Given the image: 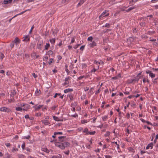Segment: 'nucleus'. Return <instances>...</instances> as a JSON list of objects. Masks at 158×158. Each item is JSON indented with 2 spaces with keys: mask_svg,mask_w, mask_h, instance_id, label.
<instances>
[{
  "mask_svg": "<svg viewBox=\"0 0 158 158\" xmlns=\"http://www.w3.org/2000/svg\"><path fill=\"white\" fill-rule=\"evenodd\" d=\"M53 59L52 58H50L49 59V61H48V64L49 65L51 64V63H52Z\"/></svg>",
  "mask_w": 158,
  "mask_h": 158,
  "instance_id": "a18cd8bd",
  "label": "nucleus"
},
{
  "mask_svg": "<svg viewBox=\"0 0 158 158\" xmlns=\"http://www.w3.org/2000/svg\"><path fill=\"white\" fill-rule=\"evenodd\" d=\"M85 46H81L80 48V49L81 50H83Z\"/></svg>",
  "mask_w": 158,
  "mask_h": 158,
  "instance_id": "69168bd1",
  "label": "nucleus"
},
{
  "mask_svg": "<svg viewBox=\"0 0 158 158\" xmlns=\"http://www.w3.org/2000/svg\"><path fill=\"white\" fill-rule=\"evenodd\" d=\"M83 132L85 133L86 135H89V132L88 131V129L87 128H85L84 129Z\"/></svg>",
  "mask_w": 158,
  "mask_h": 158,
  "instance_id": "b1692460",
  "label": "nucleus"
},
{
  "mask_svg": "<svg viewBox=\"0 0 158 158\" xmlns=\"http://www.w3.org/2000/svg\"><path fill=\"white\" fill-rule=\"evenodd\" d=\"M56 107V106H54L51 107V109L52 110H54L55 108Z\"/></svg>",
  "mask_w": 158,
  "mask_h": 158,
  "instance_id": "5fc2aeb1",
  "label": "nucleus"
},
{
  "mask_svg": "<svg viewBox=\"0 0 158 158\" xmlns=\"http://www.w3.org/2000/svg\"><path fill=\"white\" fill-rule=\"evenodd\" d=\"M50 46V44L49 43H46V45L45 46V50H48Z\"/></svg>",
  "mask_w": 158,
  "mask_h": 158,
  "instance_id": "5701e85b",
  "label": "nucleus"
},
{
  "mask_svg": "<svg viewBox=\"0 0 158 158\" xmlns=\"http://www.w3.org/2000/svg\"><path fill=\"white\" fill-rule=\"evenodd\" d=\"M70 0H63L62 1V3L63 4H66Z\"/></svg>",
  "mask_w": 158,
  "mask_h": 158,
  "instance_id": "7c9ffc66",
  "label": "nucleus"
},
{
  "mask_svg": "<svg viewBox=\"0 0 158 158\" xmlns=\"http://www.w3.org/2000/svg\"><path fill=\"white\" fill-rule=\"evenodd\" d=\"M42 106V105H39L37 106H35L34 107H35V110H37L40 109Z\"/></svg>",
  "mask_w": 158,
  "mask_h": 158,
  "instance_id": "dca6fc26",
  "label": "nucleus"
},
{
  "mask_svg": "<svg viewBox=\"0 0 158 158\" xmlns=\"http://www.w3.org/2000/svg\"><path fill=\"white\" fill-rule=\"evenodd\" d=\"M82 68L83 69H85L87 66V64L85 63H82L81 64Z\"/></svg>",
  "mask_w": 158,
  "mask_h": 158,
  "instance_id": "bb28decb",
  "label": "nucleus"
},
{
  "mask_svg": "<svg viewBox=\"0 0 158 158\" xmlns=\"http://www.w3.org/2000/svg\"><path fill=\"white\" fill-rule=\"evenodd\" d=\"M53 119L55 121H60L59 120V118L57 117H56V116H53Z\"/></svg>",
  "mask_w": 158,
  "mask_h": 158,
  "instance_id": "393cba45",
  "label": "nucleus"
},
{
  "mask_svg": "<svg viewBox=\"0 0 158 158\" xmlns=\"http://www.w3.org/2000/svg\"><path fill=\"white\" fill-rule=\"evenodd\" d=\"M68 96L70 99L71 100H73V97L71 95L69 94Z\"/></svg>",
  "mask_w": 158,
  "mask_h": 158,
  "instance_id": "3c124183",
  "label": "nucleus"
},
{
  "mask_svg": "<svg viewBox=\"0 0 158 158\" xmlns=\"http://www.w3.org/2000/svg\"><path fill=\"white\" fill-rule=\"evenodd\" d=\"M40 90H39L38 89L36 90L35 91V94L37 95H38L40 94Z\"/></svg>",
  "mask_w": 158,
  "mask_h": 158,
  "instance_id": "e433bc0d",
  "label": "nucleus"
},
{
  "mask_svg": "<svg viewBox=\"0 0 158 158\" xmlns=\"http://www.w3.org/2000/svg\"><path fill=\"white\" fill-rule=\"evenodd\" d=\"M25 143H23L22 144V148L23 149H24L25 147Z\"/></svg>",
  "mask_w": 158,
  "mask_h": 158,
  "instance_id": "603ef678",
  "label": "nucleus"
},
{
  "mask_svg": "<svg viewBox=\"0 0 158 158\" xmlns=\"http://www.w3.org/2000/svg\"><path fill=\"white\" fill-rule=\"evenodd\" d=\"M13 42H14V43H15L17 45L18 43H20V40L18 37H16Z\"/></svg>",
  "mask_w": 158,
  "mask_h": 158,
  "instance_id": "2eb2a0df",
  "label": "nucleus"
},
{
  "mask_svg": "<svg viewBox=\"0 0 158 158\" xmlns=\"http://www.w3.org/2000/svg\"><path fill=\"white\" fill-rule=\"evenodd\" d=\"M19 158H24V156L22 154H19L18 156Z\"/></svg>",
  "mask_w": 158,
  "mask_h": 158,
  "instance_id": "f704fd0d",
  "label": "nucleus"
},
{
  "mask_svg": "<svg viewBox=\"0 0 158 158\" xmlns=\"http://www.w3.org/2000/svg\"><path fill=\"white\" fill-rule=\"evenodd\" d=\"M105 157L106 158H111V156L109 155H106L105 156Z\"/></svg>",
  "mask_w": 158,
  "mask_h": 158,
  "instance_id": "338daca9",
  "label": "nucleus"
},
{
  "mask_svg": "<svg viewBox=\"0 0 158 158\" xmlns=\"http://www.w3.org/2000/svg\"><path fill=\"white\" fill-rule=\"evenodd\" d=\"M58 138L59 141L61 142L65 141L66 140V136H60L58 137Z\"/></svg>",
  "mask_w": 158,
  "mask_h": 158,
  "instance_id": "6e6552de",
  "label": "nucleus"
},
{
  "mask_svg": "<svg viewBox=\"0 0 158 158\" xmlns=\"http://www.w3.org/2000/svg\"><path fill=\"white\" fill-rule=\"evenodd\" d=\"M36 56V53L35 52H33L31 54V57L34 58H35V57Z\"/></svg>",
  "mask_w": 158,
  "mask_h": 158,
  "instance_id": "cd10ccee",
  "label": "nucleus"
},
{
  "mask_svg": "<svg viewBox=\"0 0 158 158\" xmlns=\"http://www.w3.org/2000/svg\"><path fill=\"white\" fill-rule=\"evenodd\" d=\"M74 41H75L74 38H73L71 40V43H73V42H74Z\"/></svg>",
  "mask_w": 158,
  "mask_h": 158,
  "instance_id": "e2e57ef3",
  "label": "nucleus"
},
{
  "mask_svg": "<svg viewBox=\"0 0 158 158\" xmlns=\"http://www.w3.org/2000/svg\"><path fill=\"white\" fill-rule=\"evenodd\" d=\"M108 117V116L105 115L102 117V119L103 121H105L107 119Z\"/></svg>",
  "mask_w": 158,
  "mask_h": 158,
  "instance_id": "72a5a7b5",
  "label": "nucleus"
},
{
  "mask_svg": "<svg viewBox=\"0 0 158 158\" xmlns=\"http://www.w3.org/2000/svg\"><path fill=\"white\" fill-rule=\"evenodd\" d=\"M57 58L58 61H59V60H61L62 58V57L60 55H58V56H57Z\"/></svg>",
  "mask_w": 158,
  "mask_h": 158,
  "instance_id": "09e8293b",
  "label": "nucleus"
},
{
  "mask_svg": "<svg viewBox=\"0 0 158 158\" xmlns=\"http://www.w3.org/2000/svg\"><path fill=\"white\" fill-rule=\"evenodd\" d=\"M149 76L152 78H154L156 76V75L155 74L151 73L150 74Z\"/></svg>",
  "mask_w": 158,
  "mask_h": 158,
  "instance_id": "a878e982",
  "label": "nucleus"
},
{
  "mask_svg": "<svg viewBox=\"0 0 158 158\" xmlns=\"http://www.w3.org/2000/svg\"><path fill=\"white\" fill-rule=\"evenodd\" d=\"M110 133L109 131L106 132V133L104 134V136L105 137H109L110 135Z\"/></svg>",
  "mask_w": 158,
  "mask_h": 158,
  "instance_id": "4be33fe9",
  "label": "nucleus"
},
{
  "mask_svg": "<svg viewBox=\"0 0 158 158\" xmlns=\"http://www.w3.org/2000/svg\"><path fill=\"white\" fill-rule=\"evenodd\" d=\"M94 88L92 87L89 90V91L88 92V94L90 95H91L94 93Z\"/></svg>",
  "mask_w": 158,
  "mask_h": 158,
  "instance_id": "a211bd4d",
  "label": "nucleus"
},
{
  "mask_svg": "<svg viewBox=\"0 0 158 158\" xmlns=\"http://www.w3.org/2000/svg\"><path fill=\"white\" fill-rule=\"evenodd\" d=\"M12 152H16L18 151V149L17 148H13L12 149Z\"/></svg>",
  "mask_w": 158,
  "mask_h": 158,
  "instance_id": "2f4dec72",
  "label": "nucleus"
},
{
  "mask_svg": "<svg viewBox=\"0 0 158 158\" xmlns=\"http://www.w3.org/2000/svg\"><path fill=\"white\" fill-rule=\"evenodd\" d=\"M53 53V51L51 50H49L48 52V54L49 56L52 55Z\"/></svg>",
  "mask_w": 158,
  "mask_h": 158,
  "instance_id": "c756f323",
  "label": "nucleus"
},
{
  "mask_svg": "<svg viewBox=\"0 0 158 158\" xmlns=\"http://www.w3.org/2000/svg\"><path fill=\"white\" fill-rule=\"evenodd\" d=\"M5 145L7 147H9L10 145V143H5Z\"/></svg>",
  "mask_w": 158,
  "mask_h": 158,
  "instance_id": "680f3d73",
  "label": "nucleus"
},
{
  "mask_svg": "<svg viewBox=\"0 0 158 158\" xmlns=\"http://www.w3.org/2000/svg\"><path fill=\"white\" fill-rule=\"evenodd\" d=\"M49 116H44V118H45V119H46V120H47V119H49Z\"/></svg>",
  "mask_w": 158,
  "mask_h": 158,
  "instance_id": "13d9d810",
  "label": "nucleus"
},
{
  "mask_svg": "<svg viewBox=\"0 0 158 158\" xmlns=\"http://www.w3.org/2000/svg\"><path fill=\"white\" fill-rule=\"evenodd\" d=\"M73 91V89H72L68 88L64 89V92L65 93H67L68 92H72Z\"/></svg>",
  "mask_w": 158,
  "mask_h": 158,
  "instance_id": "ddd939ff",
  "label": "nucleus"
},
{
  "mask_svg": "<svg viewBox=\"0 0 158 158\" xmlns=\"http://www.w3.org/2000/svg\"><path fill=\"white\" fill-rule=\"evenodd\" d=\"M93 39V38L92 36H89L87 38V40L91 42L92 41Z\"/></svg>",
  "mask_w": 158,
  "mask_h": 158,
  "instance_id": "c85d7f7f",
  "label": "nucleus"
},
{
  "mask_svg": "<svg viewBox=\"0 0 158 158\" xmlns=\"http://www.w3.org/2000/svg\"><path fill=\"white\" fill-rule=\"evenodd\" d=\"M95 133V131H93L91 132H89V135H94Z\"/></svg>",
  "mask_w": 158,
  "mask_h": 158,
  "instance_id": "4c0bfd02",
  "label": "nucleus"
},
{
  "mask_svg": "<svg viewBox=\"0 0 158 158\" xmlns=\"http://www.w3.org/2000/svg\"><path fill=\"white\" fill-rule=\"evenodd\" d=\"M84 83V82H79V86H83V85H82V84Z\"/></svg>",
  "mask_w": 158,
  "mask_h": 158,
  "instance_id": "bf43d9fd",
  "label": "nucleus"
},
{
  "mask_svg": "<svg viewBox=\"0 0 158 158\" xmlns=\"http://www.w3.org/2000/svg\"><path fill=\"white\" fill-rule=\"evenodd\" d=\"M71 116L75 117V118L77 117H78V114H74L72 115Z\"/></svg>",
  "mask_w": 158,
  "mask_h": 158,
  "instance_id": "8fccbe9b",
  "label": "nucleus"
},
{
  "mask_svg": "<svg viewBox=\"0 0 158 158\" xmlns=\"http://www.w3.org/2000/svg\"><path fill=\"white\" fill-rule=\"evenodd\" d=\"M97 69H95V68H94L91 71V72L93 73V72H96Z\"/></svg>",
  "mask_w": 158,
  "mask_h": 158,
  "instance_id": "6e6d98bb",
  "label": "nucleus"
},
{
  "mask_svg": "<svg viewBox=\"0 0 158 158\" xmlns=\"http://www.w3.org/2000/svg\"><path fill=\"white\" fill-rule=\"evenodd\" d=\"M42 43L37 44V48L38 49H42Z\"/></svg>",
  "mask_w": 158,
  "mask_h": 158,
  "instance_id": "6ab92c4d",
  "label": "nucleus"
},
{
  "mask_svg": "<svg viewBox=\"0 0 158 158\" xmlns=\"http://www.w3.org/2000/svg\"><path fill=\"white\" fill-rule=\"evenodd\" d=\"M158 139V134H157L156 136V138H155V139L154 140V141H155L157 139Z\"/></svg>",
  "mask_w": 158,
  "mask_h": 158,
  "instance_id": "774afa93",
  "label": "nucleus"
},
{
  "mask_svg": "<svg viewBox=\"0 0 158 158\" xmlns=\"http://www.w3.org/2000/svg\"><path fill=\"white\" fill-rule=\"evenodd\" d=\"M54 135H62L63 134V133L61 132H55L54 133Z\"/></svg>",
  "mask_w": 158,
  "mask_h": 158,
  "instance_id": "412c9836",
  "label": "nucleus"
},
{
  "mask_svg": "<svg viewBox=\"0 0 158 158\" xmlns=\"http://www.w3.org/2000/svg\"><path fill=\"white\" fill-rule=\"evenodd\" d=\"M55 144L56 146L59 147L61 149H63V147L62 146V143L55 141Z\"/></svg>",
  "mask_w": 158,
  "mask_h": 158,
  "instance_id": "9d476101",
  "label": "nucleus"
},
{
  "mask_svg": "<svg viewBox=\"0 0 158 158\" xmlns=\"http://www.w3.org/2000/svg\"><path fill=\"white\" fill-rule=\"evenodd\" d=\"M89 89V87H86L84 89V90L85 91H88Z\"/></svg>",
  "mask_w": 158,
  "mask_h": 158,
  "instance_id": "052dcab7",
  "label": "nucleus"
},
{
  "mask_svg": "<svg viewBox=\"0 0 158 158\" xmlns=\"http://www.w3.org/2000/svg\"><path fill=\"white\" fill-rule=\"evenodd\" d=\"M153 146V144L152 143H149L146 147V149H152Z\"/></svg>",
  "mask_w": 158,
  "mask_h": 158,
  "instance_id": "f8f14e48",
  "label": "nucleus"
},
{
  "mask_svg": "<svg viewBox=\"0 0 158 158\" xmlns=\"http://www.w3.org/2000/svg\"><path fill=\"white\" fill-rule=\"evenodd\" d=\"M109 15V11L108 10H105L99 16V18L100 19H101L102 17L107 16Z\"/></svg>",
  "mask_w": 158,
  "mask_h": 158,
  "instance_id": "f03ea898",
  "label": "nucleus"
},
{
  "mask_svg": "<svg viewBox=\"0 0 158 158\" xmlns=\"http://www.w3.org/2000/svg\"><path fill=\"white\" fill-rule=\"evenodd\" d=\"M4 57V55L2 53H0V59H2Z\"/></svg>",
  "mask_w": 158,
  "mask_h": 158,
  "instance_id": "ea45409f",
  "label": "nucleus"
},
{
  "mask_svg": "<svg viewBox=\"0 0 158 158\" xmlns=\"http://www.w3.org/2000/svg\"><path fill=\"white\" fill-rule=\"evenodd\" d=\"M14 46V42H12V43H11L10 44V46L11 47V48H13Z\"/></svg>",
  "mask_w": 158,
  "mask_h": 158,
  "instance_id": "37998d69",
  "label": "nucleus"
},
{
  "mask_svg": "<svg viewBox=\"0 0 158 158\" xmlns=\"http://www.w3.org/2000/svg\"><path fill=\"white\" fill-rule=\"evenodd\" d=\"M62 146H63V149H64L65 147H66V146L65 144V143H62Z\"/></svg>",
  "mask_w": 158,
  "mask_h": 158,
  "instance_id": "a19ab883",
  "label": "nucleus"
},
{
  "mask_svg": "<svg viewBox=\"0 0 158 158\" xmlns=\"http://www.w3.org/2000/svg\"><path fill=\"white\" fill-rule=\"evenodd\" d=\"M84 76H81L79 77H78L77 79V81H78V80H81L82 78H84Z\"/></svg>",
  "mask_w": 158,
  "mask_h": 158,
  "instance_id": "79ce46f5",
  "label": "nucleus"
},
{
  "mask_svg": "<svg viewBox=\"0 0 158 158\" xmlns=\"http://www.w3.org/2000/svg\"><path fill=\"white\" fill-rule=\"evenodd\" d=\"M61 155L60 154H58L57 155L53 156L52 158H61Z\"/></svg>",
  "mask_w": 158,
  "mask_h": 158,
  "instance_id": "f3484780",
  "label": "nucleus"
},
{
  "mask_svg": "<svg viewBox=\"0 0 158 158\" xmlns=\"http://www.w3.org/2000/svg\"><path fill=\"white\" fill-rule=\"evenodd\" d=\"M12 0H4L3 2V4H6L10 3Z\"/></svg>",
  "mask_w": 158,
  "mask_h": 158,
  "instance_id": "4468645a",
  "label": "nucleus"
},
{
  "mask_svg": "<svg viewBox=\"0 0 158 158\" xmlns=\"http://www.w3.org/2000/svg\"><path fill=\"white\" fill-rule=\"evenodd\" d=\"M45 125H50V123L48 120L43 119L41 121Z\"/></svg>",
  "mask_w": 158,
  "mask_h": 158,
  "instance_id": "1a4fd4ad",
  "label": "nucleus"
},
{
  "mask_svg": "<svg viewBox=\"0 0 158 158\" xmlns=\"http://www.w3.org/2000/svg\"><path fill=\"white\" fill-rule=\"evenodd\" d=\"M49 41L51 44L54 45L55 42V39L54 38L50 39L49 40Z\"/></svg>",
  "mask_w": 158,
  "mask_h": 158,
  "instance_id": "aec40b11",
  "label": "nucleus"
},
{
  "mask_svg": "<svg viewBox=\"0 0 158 158\" xmlns=\"http://www.w3.org/2000/svg\"><path fill=\"white\" fill-rule=\"evenodd\" d=\"M47 106H45L43 108L42 110L43 111H44L45 110H47Z\"/></svg>",
  "mask_w": 158,
  "mask_h": 158,
  "instance_id": "0e129e2a",
  "label": "nucleus"
},
{
  "mask_svg": "<svg viewBox=\"0 0 158 158\" xmlns=\"http://www.w3.org/2000/svg\"><path fill=\"white\" fill-rule=\"evenodd\" d=\"M34 28V26L33 25L31 27V29H30V31H29V34H31L32 32V30Z\"/></svg>",
  "mask_w": 158,
  "mask_h": 158,
  "instance_id": "49530a36",
  "label": "nucleus"
},
{
  "mask_svg": "<svg viewBox=\"0 0 158 158\" xmlns=\"http://www.w3.org/2000/svg\"><path fill=\"white\" fill-rule=\"evenodd\" d=\"M80 45V44H77L76 45H75V46H74L73 47V48H74V49H77L78 47V46Z\"/></svg>",
  "mask_w": 158,
  "mask_h": 158,
  "instance_id": "4d7b16f0",
  "label": "nucleus"
},
{
  "mask_svg": "<svg viewBox=\"0 0 158 158\" xmlns=\"http://www.w3.org/2000/svg\"><path fill=\"white\" fill-rule=\"evenodd\" d=\"M23 39V41L24 42H27L30 40V37L29 35H24Z\"/></svg>",
  "mask_w": 158,
  "mask_h": 158,
  "instance_id": "423d86ee",
  "label": "nucleus"
},
{
  "mask_svg": "<svg viewBox=\"0 0 158 158\" xmlns=\"http://www.w3.org/2000/svg\"><path fill=\"white\" fill-rule=\"evenodd\" d=\"M64 153L65 154H66L67 155H68L69 154V150H68V151H64Z\"/></svg>",
  "mask_w": 158,
  "mask_h": 158,
  "instance_id": "864d4df0",
  "label": "nucleus"
},
{
  "mask_svg": "<svg viewBox=\"0 0 158 158\" xmlns=\"http://www.w3.org/2000/svg\"><path fill=\"white\" fill-rule=\"evenodd\" d=\"M87 123V121L86 120H83L81 121V123L82 124H84Z\"/></svg>",
  "mask_w": 158,
  "mask_h": 158,
  "instance_id": "c03bdc74",
  "label": "nucleus"
},
{
  "mask_svg": "<svg viewBox=\"0 0 158 158\" xmlns=\"http://www.w3.org/2000/svg\"><path fill=\"white\" fill-rule=\"evenodd\" d=\"M71 78H70L69 77H66L64 80L65 82L64 83H63L62 84V85L63 86H64L66 85H68L69 84V80Z\"/></svg>",
  "mask_w": 158,
  "mask_h": 158,
  "instance_id": "20e7f679",
  "label": "nucleus"
},
{
  "mask_svg": "<svg viewBox=\"0 0 158 158\" xmlns=\"http://www.w3.org/2000/svg\"><path fill=\"white\" fill-rule=\"evenodd\" d=\"M96 45V43L94 41H91L88 43V46L91 48H93Z\"/></svg>",
  "mask_w": 158,
  "mask_h": 158,
  "instance_id": "0eeeda50",
  "label": "nucleus"
},
{
  "mask_svg": "<svg viewBox=\"0 0 158 158\" xmlns=\"http://www.w3.org/2000/svg\"><path fill=\"white\" fill-rule=\"evenodd\" d=\"M30 138V136L29 135H28L27 136H24L23 137V139H29Z\"/></svg>",
  "mask_w": 158,
  "mask_h": 158,
  "instance_id": "58836bf2",
  "label": "nucleus"
},
{
  "mask_svg": "<svg viewBox=\"0 0 158 158\" xmlns=\"http://www.w3.org/2000/svg\"><path fill=\"white\" fill-rule=\"evenodd\" d=\"M110 24L108 23H106L105 25L103 26V27H110Z\"/></svg>",
  "mask_w": 158,
  "mask_h": 158,
  "instance_id": "c9c22d12",
  "label": "nucleus"
},
{
  "mask_svg": "<svg viewBox=\"0 0 158 158\" xmlns=\"http://www.w3.org/2000/svg\"><path fill=\"white\" fill-rule=\"evenodd\" d=\"M61 94L60 93H56L54 96V98H56L57 96V95H60Z\"/></svg>",
  "mask_w": 158,
  "mask_h": 158,
  "instance_id": "de8ad7c7",
  "label": "nucleus"
},
{
  "mask_svg": "<svg viewBox=\"0 0 158 158\" xmlns=\"http://www.w3.org/2000/svg\"><path fill=\"white\" fill-rule=\"evenodd\" d=\"M94 63L98 65L97 67V69H99V65H103V62L101 60H100V61H98L96 60H95L94 61Z\"/></svg>",
  "mask_w": 158,
  "mask_h": 158,
  "instance_id": "39448f33",
  "label": "nucleus"
},
{
  "mask_svg": "<svg viewBox=\"0 0 158 158\" xmlns=\"http://www.w3.org/2000/svg\"><path fill=\"white\" fill-rule=\"evenodd\" d=\"M135 8V7H130V8H129L128 9H127V10H126V11L127 12H129V11H130L133 10V9H134V8Z\"/></svg>",
  "mask_w": 158,
  "mask_h": 158,
  "instance_id": "473e14b6",
  "label": "nucleus"
},
{
  "mask_svg": "<svg viewBox=\"0 0 158 158\" xmlns=\"http://www.w3.org/2000/svg\"><path fill=\"white\" fill-rule=\"evenodd\" d=\"M16 110L17 111H21L22 110L26 111V109L22 108L19 106H18L16 107Z\"/></svg>",
  "mask_w": 158,
  "mask_h": 158,
  "instance_id": "9b49d317",
  "label": "nucleus"
},
{
  "mask_svg": "<svg viewBox=\"0 0 158 158\" xmlns=\"http://www.w3.org/2000/svg\"><path fill=\"white\" fill-rule=\"evenodd\" d=\"M17 106H19L21 107H24L23 108H25L26 109V111L27 110V109L30 106L27 104H24L23 103H20L17 104Z\"/></svg>",
  "mask_w": 158,
  "mask_h": 158,
  "instance_id": "f257e3e1",
  "label": "nucleus"
},
{
  "mask_svg": "<svg viewBox=\"0 0 158 158\" xmlns=\"http://www.w3.org/2000/svg\"><path fill=\"white\" fill-rule=\"evenodd\" d=\"M0 111L4 112L9 113L11 111V110L9 108H7L5 107H2L0 108Z\"/></svg>",
  "mask_w": 158,
  "mask_h": 158,
  "instance_id": "7ed1b4c3",
  "label": "nucleus"
}]
</instances>
